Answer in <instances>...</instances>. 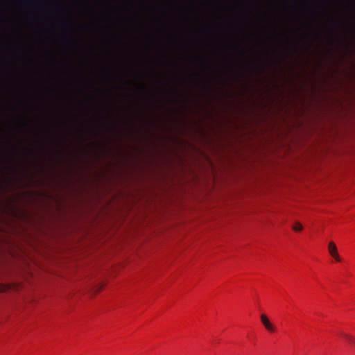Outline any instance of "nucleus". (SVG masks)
<instances>
[{
	"label": "nucleus",
	"mask_w": 355,
	"mask_h": 355,
	"mask_svg": "<svg viewBox=\"0 0 355 355\" xmlns=\"http://www.w3.org/2000/svg\"><path fill=\"white\" fill-rule=\"evenodd\" d=\"M261 321L265 328L270 332H273L275 331V325L270 321L268 316L265 314L261 315Z\"/></svg>",
	"instance_id": "obj_2"
},
{
	"label": "nucleus",
	"mask_w": 355,
	"mask_h": 355,
	"mask_svg": "<svg viewBox=\"0 0 355 355\" xmlns=\"http://www.w3.org/2000/svg\"><path fill=\"white\" fill-rule=\"evenodd\" d=\"M292 228L293 231L299 232L303 230L304 227L300 221L297 220L294 222Z\"/></svg>",
	"instance_id": "obj_3"
},
{
	"label": "nucleus",
	"mask_w": 355,
	"mask_h": 355,
	"mask_svg": "<svg viewBox=\"0 0 355 355\" xmlns=\"http://www.w3.org/2000/svg\"><path fill=\"white\" fill-rule=\"evenodd\" d=\"M327 250L329 255L335 260V261H341V257L338 253L337 245L334 241H329L328 243Z\"/></svg>",
	"instance_id": "obj_1"
},
{
	"label": "nucleus",
	"mask_w": 355,
	"mask_h": 355,
	"mask_svg": "<svg viewBox=\"0 0 355 355\" xmlns=\"http://www.w3.org/2000/svg\"><path fill=\"white\" fill-rule=\"evenodd\" d=\"M3 291H4V289H0V292H2Z\"/></svg>",
	"instance_id": "obj_4"
}]
</instances>
